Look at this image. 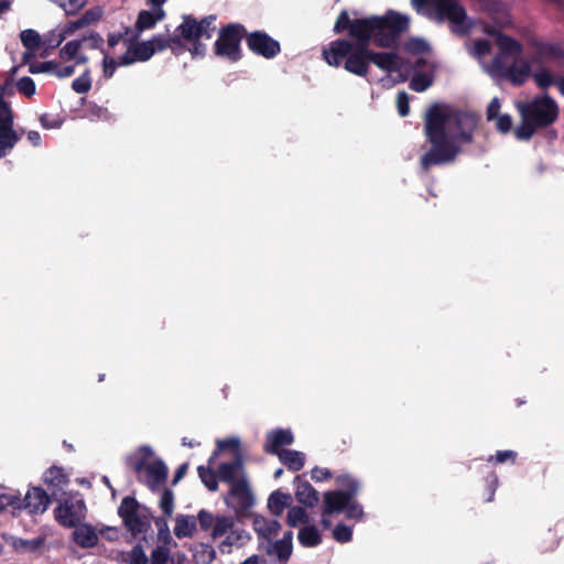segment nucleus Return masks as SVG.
I'll list each match as a JSON object with an SVG mask.
<instances>
[{"instance_id":"1","label":"nucleus","mask_w":564,"mask_h":564,"mask_svg":"<svg viewBox=\"0 0 564 564\" xmlns=\"http://www.w3.org/2000/svg\"><path fill=\"white\" fill-rule=\"evenodd\" d=\"M369 37H348L336 40L324 50L325 61L330 66H338L345 62V68L356 75H365L367 62L371 61L379 68L389 73L392 83L406 79L411 69H414L410 83L411 89L421 93L433 83L434 63L429 56V44L422 37H411L405 44L406 58L399 54L370 53L367 48Z\"/></svg>"},{"instance_id":"12","label":"nucleus","mask_w":564,"mask_h":564,"mask_svg":"<svg viewBox=\"0 0 564 564\" xmlns=\"http://www.w3.org/2000/svg\"><path fill=\"white\" fill-rule=\"evenodd\" d=\"M54 516L61 525L76 527L86 517V505L82 499H65L55 508Z\"/></svg>"},{"instance_id":"57","label":"nucleus","mask_w":564,"mask_h":564,"mask_svg":"<svg viewBox=\"0 0 564 564\" xmlns=\"http://www.w3.org/2000/svg\"><path fill=\"white\" fill-rule=\"evenodd\" d=\"M546 3L553 7L558 13L560 18H564V0H544Z\"/></svg>"},{"instance_id":"51","label":"nucleus","mask_w":564,"mask_h":564,"mask_svg":"<svg viewBox=\"0 0 564 564\" xmlns=\"http://www.w3.org/2000/svg\"><path fill=\"white\" fill-rule=\"evenodd\" d=\"M202 529L207 530L214 527L215 518L213 514L206 510H200L197 514V519Z\"/></svg>"},{"instance_id":"8","label":"nucleus","mask_w":564,"mask_h":564,"mask_svg":"<svg viewBox=\"0 0 564 564\" xmlns=\"http://www.w3.org/2000/svg\"><path fill=\"white\" fill-rule=\"evenodd\" d=\"M517 109L521 116V123L514 129L518 140L530 139L538 129L551 124L558 115V108L547 96L531 101H518Z\"/></svg>"},{"instance_id":"20","label":"nucleus","mask_w":564,"mask_h":564,"mask_svg":"<svg viewBox=\"0 0 564 564\" xmlns=\"http://www.w3.org/2000/svg\"><path fill=\"white\" fill-rule=\"evenodd\" d=\"M214 47L217 56L231 62L238 61L241 56L239 37H217Z\"/></svg>"},{"instance_id":"59","label":"nucleus","mask_w":564,"mask_h":564,"mask_svg":"<svg viewBox=\"0 0 564 564\" xmlns=\"http://www.w3.org/2000/svg\"><path fill=\"white\" fill-rule=\"evenodd\" d=\"M28 140L33 145H39L41 143V135L37 131H29L28 132Z\"/></svg>"},{"instance_id":"47","label":"nucleus","mask_w":564,"mask_h":564,"mask_svg":"<svg viewBox=\"0 0 564 564\" xmlns=\"http://www.w3.org/2000/svg\"><path fill=\"white\" fill-rule=\"evenodd\" d=\"M18 141L17 133H8V135H0V158L4 156Z\"/></svg>"},{"instance_id":"31","label":"nucleus","mask_w":564,"mask_h":564,"mask_svg":"<svg viewBox=\"0 0 564 564\" xmlns=\"http://www.w3.org/2000/svg\"><path fill=\"white\" fill-rule=\"evenodd\" d=\"M250 540L247 531L242 529H231L226 539L219 544V550L223 553H229L231 546H242Z\"/></svg>"},{"instance_id":"32","label":"nucleus","mask_w":564,"mask_h":564,"mask_svg":"<svg viewBox=\"0 0 564 564\" xmlns=\"http://www.w3.org/2000/svg\"><path fill=\"white\" fill-rule=\"evenodd\" d=\"M43 481L50 487L61 489L68 482V474L61 467L52 466L43 474Z\"/></svg>"},{"instance_id":"24","label":"nucleus","mask_w":564,"mask_h":564,"mask_svg":"<svg viewBox=\"0 0 564 564\" xmlns=\"http://www.w3.org/2000/svg\"><path fill=\"white\" fill-rule=\"evenodd\" d=\"M73 539L80 547H93L98 542L96 530L87 523H78L74 527Z\"/></svg>"},{"instance_id":"23","label":"nucleus","mask_w":564,"mask_h":564,"mask_svg":"<svg viewBox=\"0 0 564 564\" xmlns=\"http://www.w3.org/2000/svg\"><path fill=\"white\" fill-rule=\"evenodd\" d=\"M295 481V498L297 502L307 508H314L319 500L318 492L312 487L310 482L300 481L299 476L296 477Z\"/></svg>"},{"instance_id":"5","label":"nucleus","mask_w":564,"mask_h":564,"mask_svg":"<svg viewBox=\"0 0 564 564\" xmlns=\"http://www.w3.org/2000/svg\"><path fill=\"white\" fill-rule=\"evenodd\" d=\"M350 18L347 10L338 14L334 32L341 34L347 32L350 36L368 35H402L411 24L410 15L389 9L383 15H370L367 18H357L358 12H352Z\"/></svg>"},{"instance_id":"38","label":"nucleus","mask_w":564,"mask_h":564,"mask_svg":"<svg viewBox=\"0 0 564 564\" xmlns=\"http://www.w3.org/2000/svg\"><path fill=\"white\" fill-rule=\"evenodd\" d=\"M234 527V520L230 517L221 516L217 517L214 522L212 536L214 539L220 538L225 534H228V532Z\"/></svg>"},{"instance_id":"33","label":"nucleus","mask_w":564,"mask_h":564,"mask_svg":"<svg viewBox=\"0 0 564 564\" xmlns=\"http://www.w3.org/2000/svg\"><path fill=\"white\" fill-rule=\"evenodd\" d=\"M276 455L285 466L294 471L302 469L305 464V455L302 452L286 449Z\"/></svg>"},{"instance_id":"21","label":"nucleus","mask_w":564,"mask_h":564,"mask_svg":"<svg viewBox=\"0 0 564 564\" xmlns=\"http://www.w3.org/2000/svg\"><path fill=\"white\" fill-rule=\"evenodd\" d=\"M249 48L257 55L265 58L275 56L280 50V43L273 37H246Z\"/></svg>"},{"instance_id":"9","label":"nucleus","mask_w":564,"mask_h":564,"mask_svg":"<svg viewBox=\"0 0 564 564\" xmlns=\"http://www.w3.org/2000/svg\"><path fill=\"white\" fill-rule=\"evenodd\" d=\"M166 41V37H109L108 45L121 65H130L148 61L156 51L167 46Z\"/></svg>"},{"instance_id":"45","label":"nucleus","mask_w":564,"mask_h":564,"mask_svg":"<svg viewBox=\"0 0 564 564\" xmlns=\"http://www.w3.org/2000/svg\"><path fill=\"white\" fill-rule=\"evenodd\" d=\"M18 90L26 97L35 94V84L30 77H22L17 83Z\"/></svg>"},{"instance_id":"10","label":"nucleus","mask_w":564,"mask_h":564,"mask_svg":"<svg viewBox=\"0 0 564 564\" xmlns=\"http://www.w3.org/2000/svg\"><path fill=\"white\" fill-rule=\"evenodd\" d=\"M119 516L133 535L144 533L150 528L149 510L134 498L126 497L121 501Z\"/></svg>"},{"instance_id":"16","label":"nucleus","mask_w":564,"mask_h":564,"mask_svg":"<svg viewBox=\"0 0 564 564\" xmlns=\"http://www.w3.org/2000/svg\"><path fill=\"white\" fill-rule=\"evenodd\" d=\"M25 58L45 57L59 45L58 37H21Z\"/></svg>"},{"instance_id":"2","label":"nucleus","mask_w":564,"mask_h":564,"mask_svg":"<svg viewBox=\"0 0 564 564\" xmlns=\"http://www.w3.org/2000/svg\"><path fill=\"white\" fill-rule=\"evenodd\" d=\"M218 477L230 485L227 505L237 514H245L253 505L254 498L243 471V455L240 440L236 436L218 438L216 449L208 460V467H198V475L203 484L212 491L217 489Z\"/></svg>"},{"instance_id":"53","label":"nucleus","mask_w":564,"mask_h":564,"mask_svg":"<svg viewBox=\"0 0 564 564\" xmlns=\"http://www.w3.org/2000/svg\"><path fill=\"white\" fill-rule=\"evenodd\" d=\"M500 109H501L500 100L498 98H494L487 108L488 120H494L497 116L501 115Z\"/></svg>"},{"instance_id":"56","label":"nucleus","mask_w":564,"mask_h":564,"mask_svg":"<svg viewBox=\"0 0 564 564\" xmlns=\"http://www.w3.org/2000/svg\"><path fill=\"white\" fill-rule=\"evenodd\" d=\"M9 543L11 546L19 551L26 550L30 545L29 541L19 538H11Z\"/></svg>"},{"instance_id":"42","label":"nucleus","mask_w":564,"mask_h":564,"mask_svg":"<svg viewBox=\"0 0 564 564\" xmlns=\"http://www.w3.org/2000/svg\"><path fill=\"white\" fill-rule=\"evenodd\" d=\"M564 57V50L557 46H544L540 50V58L544 61L561 59Z\"/></svg>"},{"instance_id":"62","label":"nucleus","mask_w":564,"mask_h":564,"mask_svg":"<svg viewBox=\"0 0 564 564\" xmlns=\"http://www.w3.org/2000/svg\"><path fill=\"white\" fill-rule=\"evenodd\" d=\"M149 4H151L152 7L156 8L158 10L162 9V4L166 1V0H147Z\"/></svg>"},{"instance_id":"14","label":"nucleus","mask_w":564,"mask_h":564,"mask_svg":"<svg viewBox=\"0 0 564 564\" xmlns=\"http://www.w3.org/2000/svg\"><path fill=\"white\" fill-rule=\"evenodd\" d=\"M105 17V8L102 6H94L85 10L82 14L77 15L76 19L68 20L64 24L63 30L58 35H68L76 31L87 30L97 24Z\"/></svg>"},{"instance_id":"58","label":"nucleus","mask_w":564,"mask_h":564,"mask_svg":"<svg viewBox=\"0 0 564 564\" xmlns=\"http://www.w3.org/2000/svg\"><path fill=\"white\" fill-rule=\"evenodd\" d=\"M240 564H267V561L259 555H251Z\"/></svg>"},{"instance_id":"11","label":"nucleus","mask_w":564,"mask_h":564,"mask_svg":"<svg viewBox=\"0 0 564 564\" xmlns=\"http://www.w3.org/2000/svg\"><path fill=\"white\" fill-rule=\"evenodd\" d=\"M139 460L135 470L143 474L148 485L154 489L160 486L167 476V468L161 460H151L153 451L149 446H142L138 451Z\"/></svg>"},{"instance_id":"43","label":"nucleus","mask_w":564,"mask_h":564,"mask_svg":"<svg viewBox=\"0 0 564 564\" xmlns=\"http://www.w3.org/2000/svg\"><path fill=\"white\" fill-rule=\"evenodd\" d=\"M117 65H121L118 61V57L111 54V48L109 47L105 58H104V75L106 77H111L115 74Z\"/></svg>"},{"instance_id":"61","label":"nucleus","mask_w":564,"mask_h":564,"mask_svg":"<svg viewBox=\"0 0 564 564\" xmlns=\"http://www.w3.org/2000/svg\"><path fill=\"white\" fill-rule=\"evenodd\" d=\"M186 469H187V465L186 464L182 465L177 469V471H176V474L174 476V484H176L180 479H182L184 477V475L186 473Z\"/></svg>"},{"instance_id":"39","label":"nucleus","mask_w":564,"mask_h":564,"mask_svg":"<svg viewBox=\"0 0 564 564\" xmlns=\"http://www.w3.org/2000/svg\"><path fill=\"white\" fill-rule=\"evenodd\" d=\"M286 522L291 527H297L308 522V514L302 507L294 506L288 511Z\"/></svg>"},{"instance_id":"35","label":"nucleus","mask_w":564,"mask_h":564,"mask_svg":"<svg viewBox=\"0 0 564 564\" xmlns=\"http://www.w3.org/2000/svg\"><path fill=\"white\" fill-rule=\"evenodd\" d=\"M299 541L304 546H315L321 543V534L314 525H306L300 530Z\"/></svg>"},{"instance_id":"6","label":"nucleus","mask_w":564,"mask_h":564,"mask_svg":"<svg viewBox=\"0 0 564 564\" xmlns=\"http://www.w3.org/2000/svg\"><path fill=\"white\" fill-rule=\"evenodd\" d=\"M339 489L327 490L323 494L321 524L325 529L332 527L330 517L344 512L348 519L360 520L364 517L362 506L355 500L360 489L357 479L348 474H341L335 478Z\"/></svg>"},{"instance_id":"27","label":"nucleus","mask_w":564,"mask_h":564,"mask_svg":"<svg viewBox=\"0 0 564 564\" xmlns=\"http://www.w3.org/2000/svg\"><path fill=\"white\" fill-rule=\"evenodd\" d=\"M19 510H22V498L20 495L12 489L0 486V511L15 513Z\"/></svg>"},{"instance_id":"28","label":"nucleus","mask_w":564,"mask_h":564,"mask_svg":"<svg viewBox=\"0 0 564 564\" xmlns=\"http://www.w3.org/2000/svg\"><path fill=\"white\" fill-rule=\"evenodd\" d=\"M197 529V520L194 516L178 514L175 518L174 534L178 539L191 538Z\"/></svg>"},{"instance_id":"54","label":"nucleus","mask_w":564,"mask_h":564,"mask_svg":"<svg viewBox=\"0 0 564 564\" xmlns=\"http://www.w3.org/2000/svg\"><path fill=\"white\" fill-rule=\"evenodd\" d=\"M73 88L79 94L87 93L90 88V82L86 77L77 78L73 82Z\"/></svg>"},{"instance_id":"26","label":"nucleus","mask_w":564,"mask_h":564,"mask_svg":"<svg viewBox=\"0 0 564 564\" xmlns=\"http://www.w3.org/2000/svg\"><path fill=\"white\" fill-rule=\"evenodd\" d=\"M15 133L13 130V113L4 99V87L0 85V135Z\"/></svg>"},{"instance_id":"46","label":"nucleus","mask_w":564,"mask_h":564,"mask_svg":"<svg viewBox=\"0 0 564 564\" xmlns=\"http://www.w3.org/2000/svg\"><path fill=\"white\" fill-rule=\"evenodd\" d=\"M160 507L166 516H171L173 513L174 497H173L172 491H170V490L163 491L161 499H160Z\"/></svg>"},{"instance_id":"55","label":"nucleus","mask_w":564,"mask_h":564,"mask_svg":"<svg viewBox=\"0 0 564 564\" xmlns=\"http://www.w3.org/2000/svg\"><path fill=\"white\" fill-rule=\"evenodd\" d=\"M516 456H517V454L513 451H500L496 454L495 460H496V463H500V464L506 463V462L513 463L516 459Z\"/></svg>"},{"instance_id":"22","label":"nucleus","mask_w":564,"mask_h":564,"mask_svg":"<svg viewBox=\"0 0 564 564\" xmlns=\"http://www.w3.org/2000/svg\"><path fill=\"white\" fill-rule=\"evenodd\" d=\"M293 441L294 437L290 430H273L267 435L265 451L278 454L282 451V446L291 445Z\"/></svg>"},{"instance_id":"15","label":"nucleus","mask_w":564,"mask_h":564,"mask_svg":"<svg viewBox=\"0 0 564 564\" xmlns=\"http://www.w3.org/2000/svg\"><path fill=\"white\" fill-rule=\"evenodd\" d=\"M216 19L215 14H210L197 21L194 17L185 14L183 22L176 28L177 35H210L216 30Z\"/></svg>"},{"instance_id":"41","label":"nucleus","mask_w":564,"mask_h":564,"mask_svg":"<svg viewBox=\"0 0 564 564\" xmlns=\"http://www.w3.org/2000/svg\"><path fill=\"white\" fill-rule=\"evenodd\" d=\"M40 122L44 129H59L64 118L58 113H43L40 116Z\"/></svg>"},{"instance_id":"63","label":"nucleus","mask_w":564,"mask_h":564,"mask_svg":"<svg viewBox=\"0 0 564 564\" xmlns=\"http://www.w3.org/2000/svg\"><path fill=\"white\" fill-rule=\"evenodd\" d=\"M19 35H40L35 30L33 29H25L22 30Z\"/></svg>"},{"instance_id":"49","label":"nucleus","mask_w":564,"mask_h":564,"mask_svg":"<svg viewBox=\"0 0 564 564\" xmlns=\"http://www.w3.org/2000/svg\"><path fill=\"white\" fill-rule=\"evenodd\" d=\"M332 478V473L325 467H314L311 470V479L315 482L327 481Z\"/></svg>"},{"instance_id":"37","label":"nucleus","mask_w":564,"mask_h":564,"mask_svg":"<svg viewBox=\"0 0 564 564\" xmlns=\"http://www.w3.org/2000/svg\"><path fill=\"white\" fill-rule=\"evenodd\" d=\"M217 35H268L262 31L248 32L246 28L240 23H229L223 26Z\"/></svg>"},{"instance_id":"17","label":"nucleus","mask_w":564,"mask_h":564,"mask_svg":"<svg viewBox=\"0 0 564 564\" xmlns=\"http://www.w3.org/2000/svg\"><path fill=\"white\" fill-rule=\"evenodd\" d=\"M293 534L291 531L285 532L282 539L271 542L269 541L267 544L263 542L260 543V547L267 552L268 555L275 557L278 561L285 563L293 550L292 545Z\"/></svg>"},{"instance_id":"36","label":"nucleus","mask_w":564,"mask_h":564,"mask_svg":"<svg viewBox=\"0 0 564 564\" xmlns=\"http://www.w3.org/2000/svg\"><path fill=\"white\" fill-rule=\"evenodd\" d=\"M122 561L127 564H149V557L141 545H135L131 551L122 554Z\"/></svg>"},{"instance_id":"48","label":"nucleus","mask_w":564,"mask_h":564,"mask_svg":"<svg viewBox=\"0 0 564 564\" xmlns=\"http://www.w3.org/2000/svg\"><path fill=\"white\" fill-rule=\"evenodd\" d=\"M533 76L536 85L540 88H547L551 85L555 84V80L553 79L551 73H549L545 69L536 72Z\"/></svg>"},{"instance_id":"50","label":"nucleus","mask_w":564,"mask_h":564,"mask_svg":"<svg viewBox=\"0 0 564 564\" xmlns=\"http://www.w3.org/2000/svg\"><path fill=\"white\" fill-rule=\"evenodd\" d=\"M496 128L502 132L507 133L510 131L512 127L511 118L508 115H499L494 120Z\"/></svg>"},{"instance_id":"30","label":"nucleus","mask_w":564,"mask_h":564,"mask_svg":"<svg viewBox=\"0 0 564 564\" xmlns=\"http://www.w3.org/2000/svg\"><path fill=\"white\" fill-rule=\"evenodd\" d=\"M163 532L165 534L166 543L164 545L156 546L151 552L149 564H166L169 561L170 547L167 546V543H171L172 539L170 536L169 528L165 521L162 523V527L160 528V534H162Z\"/></svg>"},{"instance_id":"29","label":"nucleus","mask_w":564,"mask_h":564,"mask_svg":"<svg viewBox=\"0 0 564 564\" xmlns=\"http://www.w3.org/2000/svg\"><path fill=\"white\" fill-rule=\"evenodd\" d=\"M292 497L281 490L273 491L268 499V509L274 516H281L285 508L291 507Z\"/></svg>"},{"instance_id":"7","label":"nucleus","mask_w":564,"mask_h":564,"mask_svg":"<svg viewBox=\"0 0 564 564\" xmlns=\"http://www.w3.org/2000/svg\"><path fill=\"white\" fill-rule=\"evenodd\" d=\"M412 9L435 23L448 22L451 31L457 35H468L473 22L458 0H410Z\"/></svg>"},{"instance_id":"3","label":"nucleus","mask_w":564,"mask_h":564,"mask_svg":"<svg viewBox=\"0 0 564 564\" xmlns=\"http://www.w3.org/2000/svg\"><path fill=\"white\" fill-rule=\"evenodd\" d=\"M476 123L475 116L458 112L447 105L431 107L425 130L432 149L422 158L423 167L453 161L462 145L470 142Z\"/></svg>"},{"instance_id":"44","label":"nucleus","mask_w":564,"mask_h":564,"mask_svg":"<svg viewBox=\"0 0 564 564\" xmlns=\"http://www.w3.org/2000/svg\"><path fill=\"white\" fill-rule=\"evenodd\" d=\"M333 536L336 541L345 543L351 540L352 531L351 528L345 524H338L333 530Z\"/></svg>"},{"instance_id":"4","label":"nucleus","mask_w":564,"mask_h":564,"mask_svg":"<svg viewBox=\"0 0 564 564\" xmlns=\"http://www.w3.org/2000/svg\"><path fill=\"white\" fill-rule=\"evenodd\" d=\"M467 47L488 73L507 70L517 85L530 75V66L522 58L521 46L514 37H477Z\"/></svg>"},{"instance_id":"13","label":"nucleus","mask_w":564,"mask_h":564,"mask_svg":"<svg viewBox=\"0 0 564 564\" xmlns=\"http://www.w3.org/2000/svg\"><path fill=\"white\" fill-rule=\"evenodd\" d=\"M61 58L65 62H74L73 65H65L58 67L57 64L48 62L45 64V69L55 73L59 77H69L74 73V66L86 62V56L82 53V42L74 40L68 42L61 50Z\"/></svg>"},{"instance_id":"40","label":"nucleus","mask_w":564,"mask_h":564,"mask_svg":"<svg viewBox=\"0 0 564 564\" xmlns=\"http://www.w3.org/2000/svg\"><path fill=\"white\" fill-rule=\"evenodd\" d=\"M66 15H77L79 11L87 4V0H53Z\"/></svg>"},{"instance_id":"64","label":"nucleus","mask_w":564,"mask_h":564,"mask_svg":"<svg viewBox=\"0 0 564 564\" xmlns=\"http://www.w3.org/2000/svg\"><path fill=\"white\" fill-rule=\"evenodd\" d=\"M555 84H556V86H557V88H558L560 93H561L562 95H564V79L557 80V82H555Z\"/></svg>"},{"instance_id":"60","label":"nucleus","mask_w":564,"mask_h":564,"mask_svg":"<svg viewBox=\"0 0 564 564\" xmlns=\"http://www.w3.org/2000/svg\"><path fill=\"white\" fill-rule=\"evenodd\" d=\"M12 0H0V17L11 9Z\"/></svg>"},{"instance_id":"52","label":"nucleus","mask_w":564,"mask_h":564,"mask_svg":"<svg viewBox=\"0 0 564 564\" xmlns=\"http://www.w3.org/2000/svg\"><path fill=\"white\" fill-rule=\"evenodd\" d=\"M397 106L400 116L405 117L409 113V97L406 93H399L397 96Z\"/></svg>"},{"instance_id":"18","label":"nucleus","mask_w":564,"mask_h":564,"mask_svg":"<svg viewBox=\"0 0 564 564\" xmlns=\"http://www.w3.org/2000/svg\"><path fill=\"white\" fill-rule=\"evenodd\" d=\"M48 505L50 498L47 494L39 487L30 488L22 499V509L26 510L29 513H43L46 511Z\"/></svg>"},{"instance_id":"25","label":"nucleus","mask_w":564,"mask_h":564,"mask_svg":"<svg viewBox=\"0 0 564 564\" xmlns=\"http://www.w3.org/2000/svg\"><path fill=\"white\" fill-rule=\"evenodd\" d=\"M253 529L268 543L272 538L278 535L281 524L276 520L256 516L253 518Z\"/></svg>"},{"instance_id":"34","label":"nucleus","mask_w":564,"mask_h":564,"mask_svg":"<svg viewBox=\"0 0 564 564\" xmlns=\"http://www.w3.org/2000/svg\"><path fill=\"white\" fill-rule=\"evenodd\" d=\"M164 15L163 9L158 10L156 13L142 10L137 19L135 29L138 32H143L149 30L155 25V23L161 20Z\"/></svg>"},{"instance_id":"19","label":"nucleus","mask_w":564,"mask_h":564,"mask_svg":"<svg viewBox=\"0 0 564 564\" xmlns=\"http://www.w3.org/2000/svg\"><path fill=\"white\" fill-rule=\"evenodd\" d=\"M166 45L181 55L188 51L193 57L204 55L206 47L198 41L199 37H166Z\"/></svg>"}]
</instances>
